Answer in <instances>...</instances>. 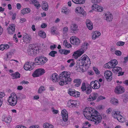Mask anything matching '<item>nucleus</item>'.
<instances>
[{
  "mask_svg": "<svg viewBox=\"0 0 128 128\" xmlns=\"http://www.w3.org/2000/svg\"><path fill=\"white\" fill-rule=\"evenodd\" d=\"M34 60L35 62L34 63V64L42 65L46 63L48 59L44 56H41L35 58Z\"/></svg>",
  "mask_w": 128,
  "mask_h": 128,
  "instance_id": "nucleus-5",
  "label": "nucleus"
},
{
  "mask_svg": "<svg viewBox=\"0 0 128 128\" xmlns=\"http://www.w3.org/2000/svg\"><path fill=\"white\" fill-rule=\"evenodd\" d=\"M88 57L86 54H84L83 55L82 57L79 60L80 62H83L86 63V61L87 60V57Z\"/></svg>",
  "mask_w": 128,
  "mask_h": 128,
  "instance_id": "nucleus-27",
  "label": "nucleus"
},
{
  "mask_svg": "<svg viewBox=\"0 0 128 128\" xmlns=\"http://www.w3.org/2000/svg\"><path fill=\"white\" fill-rule=\"evenodd\" d=\"M78 4H83L85 2L84 0H78Z\"/></svg>",
  "mask_w": 128,
  "mask_h": 128,
  "instance_id": "nucleus-62",
  "label": "nucleus"
},
{
  "mask_svg": "<svg viewBox=\"0 0 128 128\" xmlns=\"http://www.w3.org/2000/svg\"><path fill=\"white\" fill-rule=\"evenodd\" d=\"M68 28L66 26L63 29V32L64 34L66 33L68 31Z\"/></svg>",
  "mask_w": 128,
  "mask_h": 128,
  "instance_id": "nucleus-52",
  "label": "nucleus"
},
{
  "mask_svg": "<svg viewBox=\"0 0 128 128\" xmlns=\"http://www.w3.org/2000/svg\"><path fill=\"white\" fill-rule=\"evenodd\" d=\"M98 96L97 93H94L90 94L88 100V101H91L95 100Z\"/></svg>",
  "mask_w": 128,
  "mask_h": 128,
  "instance_id": "nucleus-13",
  "label": "nucleus"
},
{
  "mask_svg": "<svg viewBox=\"0 0 128 128\" xmlns=\"http://www.w3.org/2000/svg\"><path fill=\"white\" fill-rule=\"evenodd\" d=\"M38 2V1L36 0H31L30 4H34V6L35 4H36Z\"/></svg>",
  "mask_w": 128,
  "mask_h": 128,
  "instance_id": "nucleus-54",
  "label": "nucleus"
},
{
  "mask_svg": "<svg viewBox=\"0 0 128 128\" xmlns=\"http://www.w3.org/2000/svg\"><path fill=\"white\" fill-rule=\"evenodd\" d=\"M88 44L87 42H84L82 44L80 50L75 52L73 54V57L76 59L83 54L87 49Z\"/></svg>",
  "mask_w": 128,
  "mask_h": 128,
  "instance_id": "nucleus-3",
  "label": "nucleus"
},
{
  "mask_svg": "<svg viewBox=\"0 0 128 128\" xmlns=\"http://www.w3.org/2000/svg\"><path fill=\"white\" fill-rule=\"evenodd\" d=\"M5 96V94L3 92H0V98L2 100V98Z\"/></svg>",
  "mask_w": 128,
  "mask_h": 128,
  "instance_id": "nucleus-61",
  "label": "nucleus"
},
{
  "mask_svg": "<svg viewBox=\"0 0 128 128\" xmlns=\"http://www.w3.org/2000/svg\"><path fill=\"white\" fill-rule=\"evenodd\" d=\"M78 26L76 24H72L70 26V30L72 32H75L78 30Z\"/></svg>",
  "mask_w": 128,
  "mask_h": 128,
  "instance_id": "nucleus-21",
  "label": "nucleus"
},
{
  "mask_svg": "<svg viewBox=\"0 0 128 128\" xmlns=\"http://www.w3.org/2000/svg\"><path fill=\"white\" fill-rule=\"evenodd\" d=\"M24 68L26 70H31L33 69V68L30 65L29 62L26 63L24 65Z\"/></svg>",
  "mask_w": 128,
  "mask_h": 128,
  "instance_id": "nucleus-22",
  "label": "nucleus"
},
{
  "mask_svg": "<svg viewBox=\"0 0 128 128\" xmlns=\"http://www.w3.org/2000/svg\"><path fill=\"white\" fill-rule=\"evenodd\" d=\"M57 53V52L56 51L52 50L49 53V55L52 57H54L55 56V54Z\"/></svg>",
  "mask_w": 128,
  "mask_h": 128,
  "instance_id": "nucleus-38",
  "label": "nucleus"
},
{
  "mask_svg": "<svg viewBox=\"0 0 128 128\" xmlns=\"http://www.w3.org/2000/svg\"><path fill=\"white\" fill-rule=\"evenodd\" d=\"M39 127V126L38 125H34L31 126L30 128H38Z\"/></svg>",
  "mask_w": 128,
  "mask_h": 128,
  "instance_id": "nucleus-64",
  "label": "nucleus"
},
{
  "mask_svg": "<svg viewBox=\"0 0 128 128\" xmlns=\"http://www.w3.org/2000/svg\"><path fill=\"white\" fill-rule=\"evenodd\" d=\"M45 90V89L44 86H40L38 89V93L39 94H41L42 92Z\"/></svg>",
  "mask_w": 128,
  "mask_h": 128,
  "instance_id": "nucleus-37",
  "label": "nucleus"
},
{
  "mask_svg": "<svg viewBox=\"0 0 128 128\" xmlns=\"http://www.w3.org/2000/svg\"><path fill=\"white\" fill-rule=\"evenodd\" d=\"M83 114L85 117L92 123L97 125L101 122L102 117L96 110L92 108L88 107L84 110Z\"/></svg>",
  "mask_w": 128,
  "mask_h": 128,
  "instance_id": "nucleus-1",
  "label": "nucleus"
},
{
  "mask_svg": "<svg viewBox=\"0 0 128 128\" xmlns=\"http://www.w3.org/2000/svg\"><path fill=\"white\" fill-rule=\"evenodd\" d=\"M56 28L54 26H53L51 28V32L53 34L55 33L56 31Z\"/></svg>",
  "mask_w": 128,
  "mask_h": 128,
  "instance_id": "nucleus-56",
  "label": "nucleus"
},
{
  "mask_svg": "<svg viewBox=\"0 0 128 128\" xmlns=\"http://www.w3.org/2000/svg\"><path fill=\"white\" fill-rule=\"evenodd\" d=\"M70 43L74 45H78L80 42V40L76 36H72L70 39Z\"/></svg>",
  "mask_w": 128,
  "mask_h": 128,
  "instance_id": "nucleus-7",
  "label": "nucleus"
},
{
  "mask_svg": "<svg viewBox=\"0 0 128 128\" xmlns=\"http://www.w3.org/2000/svg\"><path fill=\"white\" fill-rule=\"evenodd\" d=\"M93 70L96 74H100V72L97 68L94 67H93Z\"/></svg>",
  "mask_w": 128,
  "mask_h": 128,
  "instance_id": "nucleus-47",
  "label": "nucleus"
},
{
  "mask_svg": "<svg viewBox=\"0 0 128 128\" xmlns=\"http://www.w3.org/2000/svg\"><path fill=\"white\" fill-rule=\"evenodd\" d=\"M123 101L125 102H126L128 101V95H124L123 96Z\"/></svg>",
  "mask_w": 128,
  "mask_h": 128,
  "instance_id": "nucleus-41",
  "label": "nucleus"
},
{
  "mask_svg": "<svg viewBox=\"0 0 128 128\" xmlns=\"http://www.w3.org/2000/svg\"><path fill=\"white\" fill-rule=\"evenodd\" d=\"M120 112L118 111H114L113 112V114H112V116L114 118H116L118 116V115H119L120 114Z\"/></svg>",
  "mask_w": 128,
  "mask_h": 128,
  "instance_id": "nucleus-40",
  "label": "nucleus"
},
{
  "mask_svg": "<svg viewBox=\"0 0 128 128\" xmlns=\"http://www.w3.org/2000/svg\"><path fill=\"white\" fill-rule=\"evenodd\" d=\"M99 6L97 4H94L92 6V9L95 10V9H97Z\"/></svg>",
  "mask_w": 128,
  "mask_h": 128,
  "instance_id": "nucleus-46",
  "label": "nucleus"
},
{
  "mask_svg": "<svg viewBox=\"0 0 128 128\" xmlns=\"http://www.w3.org/2000/svg\"><path fill=\"white\" fill-rule=\"evenodd\" d=\"M62 117L64 121L66 122L68 120V114L67 112L65 109L62 110L61 112Z\"/></svg>",
  "mask_w": 128,
  "mask_h": 128,
  "instance_id": "nucleus-11",
  "label": "nucleus"
},
{
  "mask_svg": "<svg viewBox=\"0 0 128 128\" xmlns=\"http://www.w3.org/2000/svg\"><path fill=\"white\" fill-rule=\"evenodd\" d=\"M100 35V32L97 31H95L92 33V38L94 40L96 38H98Z\"/></svg>",
  "mask_w": 128,
  "mask_h": 128,
  "instance_id": "nucleus-20",
  "label": "nucleus"
},
{
  "mask_svg": "<svg viewBox=\"0 0 128 128\" xmlns=\"http://www.w3.org/2000/svg\"><path fill=\"white\" fill-rule=\"evenodd\" d=\"M92 84H94L93 87V88L94 89H98L100 86V83H99L98 81L97 80H96L94 81L91 82L90 83V85L91 86Z\"/></svg>",
  "mask_w": 128,
  "mask_h": 128,
  "instance_id": "nucleus-12",
  "label": "nucleus"
},
{
  "mask_svg": "<svg viewBox=\"0 0 128 128\" xmlns=\"http://www.w3.org/2000/svg\"><path fill=\"white\" fill-rule=\"evenodd\" d=\"M106 98L105 97L103 96H99L97 99V101H99L103 99H104Z\"/></svg>",
  "mask_w": 128,
  "mask_h": 128,
  "instance_id": "nucleus-50",
  "label": "nucleus"
},
{
  "mask_svg": "<svg viewBox=\"0 0 128 128\" xmlns=\"http://www.w3.org/2000/svg\"><path fill=\"white\" fill-rule=\"evenodd\" d=\"M20 98V97L17 98L16 94L15 93H12L11 94L8 100L9 103V104L12 106H14L17 104L18 99Z\"/></svg>",
  "mask_w": 128,
  "mask_h": 128,
  "instance_id": "nucleus-4",
  "label": "nucleus"
},
{
  "mask_svg": "<svg viewBox=\"0 0 128 128\" xmlns=\"http://www.w3.org/2000/svg\"><path fill=\"white\" fill-rule=\"evenodd\" d=\"M112 111V109L110 108H108L106 111V112L107 114H110Z\"/></svg>",
  "mask_w": 128,
  "mask_h": 128,
  "instance_id": "nucleus-63",
  "label": "nucleus"
},
{
  "mask_svg": "<svg viewBox=\"0 0 128 128\" xmlns=\"http://www.w3.org/2000/svg\"><path fill=\"white\" fill-rule=\"evenodd\" d=\"M87 60H86V61H87V63H86H86H85V64L86 65H90L91 64V63L90 59L88 57H87Z\"/></svg>",
  "mask_w": 128,
  "mask_h": 128,
  "instance_id": "nucleus-51",
  "label": "nucleus"
},
{
  "mask_svg": "<svg viewBox=\"0 0 128 128\" xmlns=\"http://www.w3.org/2000/svg\"><path fill=\"white\" fill-rule=\"evenodd\" d=\"M111 62H112V65H113L114 67H115V66L118 63V61L116 60H111Z\"/></svg>",
  "mask_w": 128,
  "mask_h": 128,
  "instance_id": "nucleus-42",
  "label": "nucleus"
},
{
  "mask_svg": "<svg viewBox=\"0 0 128 128\" xmlns=\"http://www.w3.org/2000/svg\"><path fill=\"white\" fill-rule=\"evenodd\" d=\"M75 92V90L70 88L68 90V92L70 96H73Z\"/></svg>",
  "mask_w": 128,
  "mask_h": 128,
  "instance_id": "nucleus-34",
  "label": "nucleus"
},
{
  "mask_svg": "<svg viewBox=\"0 0 128 128\" xmlns=\"http://www.w3.org/2000/svg\"><path fill=\"white\" fill-rule=\"evenodd\" d=\"M82 82V80L80 79H75L73 81L74 83H76L74 85L75 86L78 87L80 85Z\"/></svg>",
  "mask_w": 128,
  "mask_h": 128,
  "instance_id": "nucleus-23",
  "label": "nucleus"
},
{
  "mask_svg": "<svg viewBox=\"0 0 128 128\" xmlns=\"http://www.w3.org/2000/svg\"><path fill=\"white\" fill-rule=\"evenodd\" d=\"M38 34L41 37L44 38L46 37V33L42 31H40L38 32Z\"/></svg>",
  "mask_w": 128,
  "mask_h": 128,
  "instance_id": "nucleus-32",
  "label": "nucleus"
},
{
  "mask_svg": "<svg viewBox=\"0 0 128 128\" xmlns=\"http://www.w3.org/2000/svg\"><path fill=\"white\" fill-rule=\"evenodd\" d=\"M70 52V50H64V54L66 55L68 54Z\"/></svg>",
  "mask_w": 128,
  "mask_h": 128,
  "instance_id": "nucleus-55",
  "label": "nucleus"
},
{
  "mask_svg": "<svg viewBox=\"0 0 128 128\" xmlns=\"http://www.w3.org/2000/svg\"><path fill=\"white\" fill-rule=\"evenodd\" d=\"M44 72L45 71L44 69L38 68L34 72L32 76L34 77H37L43 74Z\"/></svg>",
  "mask_w": 128,
  "mask_h": 128,
  "instance_id": "nucleus-6",
  "label": "nucleus"
},
{
  "mask_svg": "<svg viewBox=\"0 0 128 128\" xmlns=\"http://www.w3.org/2000/svg\"><path fill=\"white\" fill-rule=\"evenodd\" d=\"M15 52V50L14 49L11 50L10 52L7 54V58H10L11 56L13 54L14 52Z\"/></svg>",
  "mask_w": 128,
  "mask_h": 128,
  "instance_id": "nucleus-31",
  "label": "nucleus"
},
{
  "mask_svg": "<svg viewBox=\"0 0 128 128\" xmlns=\"http://www.w3.org/2000/svg\"><path fill=\"white\" fill-rule=\"evenodd\" d=\"M124 44V42H119L116 43L117 46H122Z\"/></svg>",
  "mask_w": 128,
  "mask_h": 128,
  "instance_id": "nucleus-48",
  "label": "nucleus"
},
{
  "mask_svg": "<svg viewBox=\"0 0 128 128\" xmlns=\"http://www.w3.org/2000/svg\"><path fill=\"white\" fill-rule=\"evenodd\" d=\"M95 11L99 12H102L103 10V8L102 7L98 6L97 9H95Z\"/></svg>",
  "mask_w": 128,
  "mask_h": 128,
  "instance_id": "nucleus-44",
  "label": "nucleus"
},
{
  "mask_svg": "<svg viewBox=\"0 0 128 128\" xmlns=\"http://www.w3.org/2000/svg\"><path fill=\"white\" fill-rule=\"evenodd\" d=\"M105 68H114L113 65H112L111 61L108 62L104 65Z\"/></svg>",
  "mask_w": 128,
  "mask_h": 128,
  "instance_id": "nucleus-29",
  "label": "nucleus"
},
{
  "mask_svg": "<svg viewBox=\"0 0 128 128\" xmlns=\"http://www.w3.org/2000/svg\"><path fill=\"white\" fill-rule=\"evenodd\" d=\"M56 47V44H54L53 45H51L50 46V48L51 50H54Z\"/></svg>",
  "mask_w": 128,
  "mask_h": 128,
  "instance_id": "nucleus-59",
  "label": "nucleus"
},
{
  "mask_svg": "<svg viewBox=\"0 0 128 128\" xmlns=\"http://www.w3.org/2000/svg\"><path fill=\"white\" fill-rule=\"evenodd\" d=\"M112 72L110 70H106L105 71L104 73V76L107 81L110 82L112 79Z\"/></svg>",
  "mask_w": 128,
  "mask_h": 128,
  "instance_id": "nucleus-8",
  "label": "nucleus"
},
{
  "mask_svg": "<svg viewBox=\"0 0 128 128\" xmlns=\"http://www.w3.org/2000/svg\"><path fill=\"white\" fill-rule=\"evenodd\" d=\"M42 6L43 10L45 11H47L48 10V4L46 2H42Z\"/></svg>",
  "mask_w": 128,
  "mask_h": 128,
  "instance_id": "nucleus-24",
  "label": "nucleus"
},
{
  "mask_svg": "<svg viewBox=\"0 0 128 128\" xmlns=\"http://www.w3.org/2000/svg\"><path fill=\"white\" fill-rule=\"evenodd\" d=\"M112 70L114 72H118V76H122L124 74V72H122V68L118 66L114 67L112 69Z\"/></svg>",
  "mask_w": 128,
  "mask_h": 128,
  "instance_id": "nucleus-9",
  "label": "nucleus"
},
{
  "mask_svg": "<svg viewBox=\"0 0 128 128\" xmlns=\"http://www.w3.org/2000/svg\"><path fill=\"white\" fill-rule=\"evenodd\" d=\"M52 112H53L54 114H56L58 113V110L54 109L53 108H52Z\"/></svg>",
  "mask_w": 128,
  "mask_h": 128,
  "instance_id": "nucleus-57",
  "label": "nucleus"
},
{
  "mask_svg": "<svg viewBox=\"0 0 128 128\" xmlns=\"http://www.w3.org/2000/svg\"><path fill=\"white\" fill-rule=\"evenodd\" d=\"M106 16V20L108 22H110L112 21L113 19V16L112 14H106L105 15Z\"/></svg>",
  "mask_w": 128,
  "mask_h": 128,
  "instance_id": "nucleus-26",
  "label": "nucleus"
},
{
  "mask_svg": "<svg viewBox=\"0 0 128 128\" xmlns=\"http://www.w3.org/2000/svg\"><path fill=\"white\" fill-rule=\"evenodd\" d=\"M58 76L56 74H52V81L54 82H58Z\"/></svg>",
  "mask_w": 128,
  "mask_h": 128,
  "instance_id": "nucleus-25",
  "label": "nucleus"
},
{
  "mask_svg": "<svg viewBox=\"0 0 128 128\" xmlns=\"http://www.w3.org/2000/svg\"><path fill=\"white\" fill-rule=\"evenodd\" d=\"M110 102L114 105H116L118 103V101L116 98H113L111 100Z\"/></svg>",
  "mask_w": 128,
  "mask_h": 128,
  "instance_id": "nucleus-36",
  "label": "nucleus"
},
{
  "mask_svg": "<svg viewBox=\"0 0 128 128\" xmlns=\"http://www.w3.org/2000/svg\"><path fill=\"white\" fill-rule=\"evenodd\" d=\"M80 93L76 91L75 90V93H74V96H73L76 98L80 97Z\"/></svg>",
  "mask_w": 128,
  "mask_h": 128,
  "instance_id": "nucleus-43",
  "label": "nucleus"
},
{
  "mask_svg": "<svg viewBox=\"0 0 128 128\" xmlns=\"http://www.w3.org/2000/svg\"><path fill=\"white\" fill-rule=\"evenodd\" d=\"M124 91V88L121 86H118L116 87L115 89V92L118 94H122Z\"/></svg>",
  "mask_w": 128,
  "mask_h": 128,
  "instance_id": "nucleus-15",
  "label": "nucleus"
},
{
  "mask_svg": "<svg viewBox=\"0 0 128 128\" xmlns=\"http://www.w3.org/2000/svg\"><path fill=\"white\" fill-rule=\"evenodd\" d=\"M86 23L88 28L90 30H91L93 28V24L92 22L89 20H87Z\"/></svg>",
  "mask_w": 128,
  "mask_h": 128,
  "instance_id": "nucleus-19",
  "label": "nucleus"
},
{
  "mask_svg": "<svg viewBox=\"0 0 128 128\" xmlns=\"http://www.w3.org/2000/svg\"><path fill=\"white\" fill-rule=\"evenodd\" d=\"M75 12L77 13H79L84 15L86 14V12H84V9L81 7H77L75 9Z\"/></svg>",
  "mask_w": 128,
  "mask_h": 128,
  "instance_id": "nucleus-16",
  "label": "nucleus"
},
{
  "mask_svg": "<svg viewBox=\"0 0 128 128\" xmlns=\"http://www.w3.org/2000/svg\"><path fill=\"white\" fill-rule=\"evenodd\" d=\"M34 6L36 7V8L38 9L40 7V5L39 4V2H38L36 4H35Z\"/></svg>",
  "mask_w": 128,
  "mask_h": 128,
  "instance_id": "nucleus-60",
  "label": "nucleus"
},
{
  "mask_svg": "<svg viewBox=\"0 0 128 128\" xmlns=\"http://www.w3.org/2000/svg\"><path fill=\"white\" fill-rule=\"evenodd\" d=\"M43 126L44 128H53L54 127L53 125L47 122L44 124Z\"/></svg>",
  "mask_w": 128,
  "mask_h": 128,
  "instance_id": "nucleus-30",
  "label": "nucleus"
},
{
  "mask_svg": "<svg viewBox=\"0 0 128 128\" xmlns=\"http://www.w3.org/2000/svg\"><path fill=\"white\" fill-rule=\"evenodd\" d=\"M11 75L13 77V79L18 78L20 77V74L17 72L15 73L12 74Z\"/></svg>",
  "mask_w": 128,
  "mask_h": 128,
  "instance_id": "nucleus-28",
  "label": "nucleus"
},
{
  "mask_svg": "<svg viewBox=\"0 0 128 128\" xmlns=\"http://www.w3.org/2000/svg\"><path fill=\"white\" fill-rule=\"evenodd\" d=\"M77 102L76 101L70 100L68 102V104L70 107H76L77 106Z\"/></svg>",
  "mask_w": 128,
  "mask_h": 128,
  "instance_id": "nucleus-18",
  "label": "nucleus"
},
{
  "mask_svg": "<svg viewBox=\"0 0 128 128\" xmlns=\"http://www.w3.org/2000/svg\"><path fill=\"white\" fill-rule=\"evenodd\" d=\"M15 25L14 24H12L10 25L7 29L8 33L10 34H14L15 29Z\"/></svg>",
  "mask_w": 128,
  "mask_h": 128,
  "instance_id": "nucleus-10",
  "label": "nucleus"
},
{
  "mask_svg": "<svg viewBox=\"0 0 128 128\" xmlns=\"http://www.w3.org/2000/svg\"><path fill=\"white\" fill-rule=\"evenodd\" d=\"M23 39L24 42H25L27 44L30 43L31 40V38L28 34H25L24 35Z\"/></svg>",
  "mask_w": 128,
  "mask_h": 128,
  "instance_id": "nucleus-14",
  "label": "nucleus"
},
{
  "mask_svg": "<svg viewBox=\"0 0 128 128\" xmlns=\"http://www.w3.org/2000/svg\"><path fill=\"white\" fill-rule=\"evenodd\" d=\"M11 120L10 117H6L3 119V121L8 123H10L11 121Z\"/></svg>",
  "mask_w": 128,
  "mask_h": 128,
  "instance_id": "nucleus-35",
  "label": "nucleus"
},
{
  "mask_svg": "<svg viewBox=\"0 0 128 128\" xmlns=\"http://www.w3.org/2000/svg\"><path fill=\"white\" fill-rule=\"evenodd\" d=\"M87 87H86V84L84 82H83L82 84L81 89L83 92H84L86 90Z\"/></svg>",
  "mask_w": 128,
  "mask_h": 128,
  "instance_id": "nucleus-39",
  "label": "nucleus"
},
{
  "mask_svg": "<svg viewBox=\"0 0 128 128\" xmlns=\"http://www.w3.org/2000/svg\"><path fill=\"white\" fill-rule=\"evenodd\" d=\"M70 72L64 71L59 75L60 82L59 84L61 86L68 84V82H70L72 81V78H70Z\"/></svg>",
  "mask_w": 128,
  "mask_h": 128,
  "instance_id": "nucleus-2",
  "label": "nucleus"
},
{
  "mask_svg": "<svg viewBox=\"0 0 128 128\" xmlns=\"http://www.w3.org/2000/svg\"><path fill=\"white\" fill-rule=\"evenodd\" d=\"M36 48L34 44H30L29 46V48L28 49H30L31 50H36L35 48Z\"/></svg>",
  "mask_w": 128,
  "mask_h": 128,
  "instance_id": "nucleus-45",
  "label": "nucleus"
},
{
  "mask_svg": "<svg viewBox=\"0 0 128 128\" xmlns=\"http://www.w3.org/2000/svg\"><path fill=\"white\" fill-rule=\"evenodd\" d=\"M115 54L117 56H120L122 54V52L119 50H117L115 52Z\"/></svg>",
  "mask_w": 128,
  "mask_h": 128,
  "instance_id": "nucleus-49",
  "label": "nucleus"
},
{
  "mask_svg": "<svg viewBox=\"0 0 128 128\" xmlns=\"http://www.w3.org/2000/svg\"><path fill=\"white\" fill-rule=\"evenodd\" d=\"M47 27V24L44 23H42L41 25V27L42 28H44Z\"/></svg>",
  "mask_w": 128,
  "mask_h": 128,
  "instance_id": "nucleus-58",
  "label": "nucleus"
},
{
  "mask_svg": "<svg viewBox=\"0 0 128 128\" xmlns=\"http://www.w3.org/2000/svg\"><path fill=\"white\" fill-rule=\"evenodd\" d=\"M81 62H80V61L79 60V62H78V64H78L79 66V67H82L84 65V64H85V63L84 62H81Z\"/></svg>",
  "mask_w": 128,
  "mask_h": 128,
  "instance_id": "nucleus-53",
  "label": "nucleus"
},
{
  "mask_svg": "<svg viewBox=\"0 0 128 128\" xmlns=\"http://www.w3.org/2000/svg\"><path fill=\"white\" fill-rule=\"evenodd\" d=\"M91 86L88 84V86L87 87L86 91V94H89L91 92H92V88L91 87Z\"/></svg>",
  "mask_w": 128,
  "mask_h": 128,
  "instance_id": "nucleus-33",
  "label": "nucleus"
},
{
  "mask_svg": "<svg viewBox=\"0 0 128 128\" xmlns=\"http://www.w3.org/2000/svg\"><path fill=\"white\" fill-rule=\"evenodd\" d=\"M36 49L34 50L28 49L27 53L28 55L34 56L36 54Z\"/></svg>",
  "mask_w": 128,
  "mask_h": 128,
  "instance_id": "nucleus-17",
  "label": "nucleus"
}]
</instances>
